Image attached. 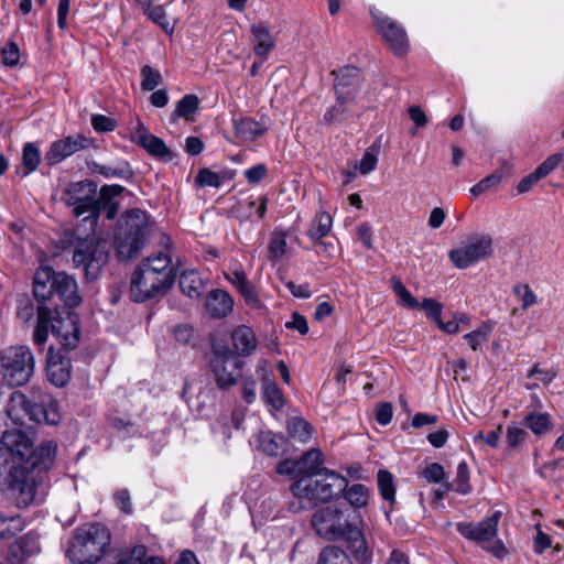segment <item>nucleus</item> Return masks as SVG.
<instances>
[{
  "instance_id": "obj_62",
  "label": "nucleus",
  "mask_w": 564,
  "mask_h": 564,
  "mask_svg": "<svg viewBox=\"0 0 564 564\" xmlns=\"http://www.w3.org/2000/svg\"><path fill=\"white\" fill-rule=\"evenodd\" d=\"M423 475L430 482H440L444 478L445 471L442 465L432 463L425 467Z\"/></svg>"
},
{
  "instance_id": "obj_38",
  "label": "nucleus",
  "mask_w": 564,
  "mask_h": 564,
  "mask_svg": "<svg viewBox=\"0 0 564 564\" xmlns=\"http://www.w3.org/2000/svg\"><path fill=\"white\" fill-rule=\"evenodd\" d=\"M286 430L289 435L302 443H306L313 433L312 425L302 417L294 416L288 420Z\"/></svg>"
},
{
  "instance_id": "obj_5",
  "label": "nucleus",
  "mask_w": 564,
  "mask_h": 564,
  "mask_svg": "<svg viewBox=\"0 0 564 564\" xmlns=\"http://www.w3.org/2000/svg\"><path fill=\"white\" fill-rule=\"evenodd\" d=\"M348 486V480L330 470L324 469L322 473L314 477H301L291 485V492L293 496L301 500H307L310 503L326 502L333 498H336L343 494ZM306 508L304 505L295 507L290 506V509L294 512Z\"/></svg>"
},
{
  "instance_id": "obj_46",
  "label": "nucleus",
  "mask_w": 564,
  "mask_h": 564,
  "mask_svg": "<svg viewBox=\"0 0 564 564\" xmlns=\"http://www.w3.org/2000/svg\"><path fill=\"white\" fill-rule=\"evenodd\" d=\"M454 490L462 495H467L471 491L469 484V469L465 462H460L457 466L456 477L452 484Z\"/></svg>"
},
{
  "instance_id": "obj_14",
  "label": "nucleus",
  "mask_w": 564,
  "mask_h": 564,
  "mask_svg": "<svg viewBox=\"0 0 564 564\" xmlns=\"http://www.w3.org/2000/svg\"><path fill=\"white\" fill-rule=\"evenodd\" d=\"M56 306L52 308V334L66 349H74L79 343L80 327L76 314L66 312L64 316L58 315Z\"/></svg>"
},
{
  "instance_id": "obj_52",
  "label": "nucleus",
  "mask_w": 564,
  "mask_h": 564,
  "mask_svg": "<svg viewBox=\"0 0 564 564\" xmlns=\"http://www.w3.org/2000/svg\"><path fill=\"white\" fill-rule=\"evenodd\" d=\"M528 437V433L522 427L517 426L514 423L507 427L506 440L509 448H517Z\"/></svg>"
},
{
  "instance_id": "obj_23",
  "label": "nucleus",
  "mask_w": 564,
  "mask_h": 564,
  "mask_svg": "<svg viewBox=\"0 0 564 564\" xmlns=\"http://www.w3.org/2000/svg\"><path fill=\"white\" fill-rule=\"evenodd\" d=\"M231 343L235 355L242 357L252 355L258 346L254 332L247 325H240L231 332Z\"/></svg>"
},
{
  "instance_id": "obj_31",
  "label": "nucleus",
  "mask_w": 564,
  "mask_h": 564,
  "mask_svg": "<svg viewBox=\"0 0 564 564\" xmlns=\"http://www.w3.org/2000/svg\"><path fill=\"white\" fill-rule=\"evenodd\" d=\"M251 33L256 42V55L265 59L269 52L274 47V40L269 28L263 24H253L251 26Z\"/></svg>"
},
{
  "instance_id": "obj_2",
  "label": "nucleus",
  "mask_w": 564,
  "mask_h": 564,
  "mask_svg": "<svg viewBox=\"0 0 564 564\" xmlns=\"http://www.w3.org/2000/svg\"><path fill=\"white\" fill-rule=\"evenodd\" d=\"M172 259L167 252L143 259L134 270L130 284V296L141 303L153 299L174 282Z\"/></svg>"
},
{
  "instance_id": "obj_13",
  "label": "nucleus",
  "mask_w": 564,
  "mask_h": 564,
  "mask_svg": "<svg viewBox=\"0 0 564 564\" xmlns=\"http://www.w3.org/2000/svg\"><path fill=\"white\" fill-rule=\"evenodd\" d=\"M492 253V238L489 235L469 236L460 246L449 251L451 261L458 269H466L471 264L490 257Z\"/></svg>"
},
{
  "instance_id": "obj_60",
  "label": "nucleus",
  "mask_w": 564,
  "mask_h": 564,
  "mask_svg": "<svg viewBox=\"0 0 564 564\" xmlns=\"http://www.w3.org/2000/svg\"><path fill=\"white\" fill-rule=\"evenodd\" d=\"M3 63L8 66H14L20 59V50L13 42L7 44L2 50Z\"/></svg>"
},
{
  "instance_id": "obj_10",
  "label": "nucleus",
  "mask_w": 564,
  "mask_h": 564,
  "mask_svg": "<svg viewBox=\"0 0 564 564\" xmlns=\"http://www.w3.org/2000/svg\"><path fill=\"white\" fill-rule=\"evenodd\" d=\"M108 260V243L105 240L87 236L75 245L73 261L83 267L88 279L95 280Z\"/></svg>"
},
{
  "instance_id": "obj_24",
  "label": "nucleus",
  "mask_w": 564,
  "mask_h": 564,
  "mask_svg": "<svg viewBox=\"0 0 564 564\" xmlns=\"http://www.w3.org/2000/svg\"><path fill=\"white\" fill-rule=\"evenodd\" d=\"M134 140L153 156L166 161H171L173 158L171 150L166 147L164 141L149 133L144 127H140L137 130Z\"/></svg>"
},
{
  "instance_id": "obj_50",
  "label": "nucleus",
  "mask_w": 564,
  "mask_h": 564,
  "mask_svg": "<svg viewBox=\"0 0 564 564\" xmlns=\"http://www.w3.org/2000/svg\"><path fill=\"white\" fill-rule=\"evenodd\" d=\"M149 20L160 25L165 32L173 31V25L170 24L166 12L163 6H152L145 13Z\"/></svg>"
},
{
  "instance_id": "obj_49",
  "label": "nucleus",
  "mask_w": 564,
  "mask_h": 564,
  "mask_svg": "<svg viewBox=\"0 0 564 564\" xmlns=\"http://www.w3.org/2000/svg\"><path fill=\"white\" fill-rule=\"evenodd\" d=\"M391 285L394 291V293L400 297L403 305L413 308V310H420V303L416 299L412 296V294L405 289L403 283L398 278L391 279Z\"/></svg>"
},
{
  "instance_id": "obj_51",
  "label": "nucleus",
  "mask_w": 564,
  "mask_h": 564,
  "mask_svg": "<svg viewBox=\"0 0 564 564\" xmlns=\"http://www.w3.org/2000/svg\"><path fill=\"white\" fill-rule=\"evenodd\" d=\"M502 177H503L502 172H500V171L494 172L492 174L488 175L487 177H485L480 182H478L476 185H474L470 188V194L473 196H478V195L485 193L489 188L499 185Z\"/></svg>"
},
{
  "instance_id": "obj_6",
  "label": "nucleus",
  "mask_w": 564,
  "mask_h": 564,
  "mask_svg": "<svg viewBox=\"0 0 564 564\" xmlns=\"http://www.w3.org/2000/svg\"><path fill=\"white\" fill-rule=\"evenodd\" d=\"M33 294L40 304H44L54 296H57L67 307L78 306L82 302L76 280L50 267L41 268L35 272Z\"/></svg>"
},
{
  "instance_id": "obj_64",
  "label": "nucleus",
  "mask_w": 564,
  "mask_h": 564,
  "mask_svg": "<svg viewBox=\"0 0 564 564\" xmlns=\"http://www.w3.org/2000/svg\"><path fill=\"white\" fill-rule=\"evenodd\" d=\"M393 415V408L391 403H381L376 411V419L381 425H388Z\"/></svg>"
},
{
  "instance_id": "obj_43",
  "label": "nucleus",
  "mask_w": 564,
  "mask_h": 564,
  "mask_svg": "<svg viewBox=\"0 0 564 564\" xmlns=\"http://www.w3.org/2000/svg\"><path fill=\"white\" fill-rule=\"evenodd\" d=\"M262 395L264 401L274 410H281L284 406V397L276 383L265 381L263 383Z\"/></svg>"
},
{
  "instance_id": "obj_59",
  "label": "nucleus",
  "mask_w": 564,
  "mask_h": 564,
  "mask_svg": "<svg viewBox=\"0 0 564 564\" xmlns=\"http://www.w3.org/2000/svg\"><path fill=\"white\" fill-rule=\"evenodd\" d=\"M239 293L242 295L245 302L254 308H261L262 302L258 296V293L254 289V286L250 283H248L246 286H243Z\"/></svg>"
},
{
  "instance_id": "obj_30",
  "label": "nucleus",
  "mask_w": 564,
  "mask_h": 564,
  "mask_svg": "<svg viewBox=\"0 0 564 564\" xmlns=\"http://www.w3.org/2000/svg\"><path fill=\"white\" fill-rule=\"evenodd\" d=\"M523 425L528 427L534 435H543L550 432L553 426V420L546 412L532 411L523 419Z\"/></svg>"
},
{
  "instance_id": "obj_63",
  "label": "nucleus",
  "mask_w": 564,
  "mask_h": 564,
  "mask_svg": "<svg viewBox=\"0 0 564 564\" xmlns=\"http://www.w3.org/2000/svg\"><path fill=\"white\" fill-rule=\"evenodd\" d=\"M267 175V167L264 164H257L251 169L245 171V177L251 184L261 182Z\"/></svg>"
},
{
  "instance_id": "obj_22",
  "label": "nucleus",
  "mask_w": 564,
  "mask_h": 564,
  "mask_svg": "<svg viewBox=\"0 0 564 564\" xmlns=\"http://www.w3.org/2000/svg\"><path fill=\"white\" fill-rule=\"evenodd\" d=\"M56 448L57 445L54 441H46L37 448H32L31 455H28L23 464L30 466L36 473L41 469L47 470L54 462Z\"/></svg>"
},
{
  "instance_id": "obj_15",
  "label": "nucleus",
  "mask_w": 564,
  "mask_h": 564,
  "mask_svg": "<svg viewBox=\"0 0 564 564\" xmlns=\"http://www.w3.org/2000/svg\"><path fill=\"white\" fill-rule=\"evenodd\" d=\"M500 517L501 512L496 511L477 524L471 522H459L456 528L457 531L468 540L479 543L487 542L497 535Z\"/></svg>"
},
{
  "instance_id": "obj_54",
  "label": "nucleus",
  "mask_w": 564,
  "mask_h": 564,
  "mask_svg": "<svg viewBox=\"0 0 564 564\" xmlns=\"http://www.w3.org/2000/svg\"><path fill=\"white\" fill-rule=\"evenodd\" d=\"M93 171L101 174L106 177H120V178H128L131 176V171L128 167V165L123 167H111L101 165L98 163H94Z\"/></svg>"
},
{
  "instance_id": "obj_39",
  "label": "nucleus",
  "mask_w": 564,
  "mask_h": 564,
  "mask_svg": "<svg viewBox=\"0 0 564 564\" xmlns=\"http://www.w3.org/2000/svg\"><path fill=\"white\" fill-rule=\"evenodd\" d=\"M199 99L196 95H185L176 105V108L172 115V121H176L178 118L192 120L193 116L198 110Z\"/></svg>"
},
{
  "instance_id": "obj_3",
  "label": "nucleus",
  "mask_w": 564,
  "mask_h": 564,
  "mask_svg": "<svg viewBox=\"0 0 564 564\" xmlns=\"http://www.w3.org/2000/svg\"><path fill=\"white\" fill-rule=\"evenodd\" d=\"M7 414L14 424H24L29 420L54 425L59 421L57 405L41 388H32L29 394L13 391L8 401Z\"/></svg>"
},
{
  "instance_id": "obj_1",
  "label": "nucleus",
  "mask_w": 564,
  "mask_h": 564,
  "mask_svg": "<svg viewBox=\"0 0 564 564\" xmlns=\"http://www.w3.org/2000/svg\"><path fill=\"white\" fill-rule=\"evenodd\" d=\"M312 524L322 538L327 540L344 538L357 562L366 564L371 560L372 552L361 531L350 523L341 509L327 506L317 510L313 514Z\"/></svg>"
},
{
  "instance_id": "obj_34",
  "label": "nucleus",
  "mask_w": 564,
  "mask_h": 564,
  "mask_svg": "<svg viewBox=\"0 0 564 564\" xmlns=\"http://www.w3.org/2000/svg\"><path fill=\"white\" fill-rule=\"evenodd\" d=\"M264 129L251 118H241L235 121L236 137L242 141H253L262 135Z\"/></svg>"
},
{
  "instance_id": "obj_32",
  "label": "nucleus",
  "mask_w": 564,
  "mask_h": 564,
  "mask_svg": "<svg viewBox=\"0 0 564 564\" xmlns=\"http://www.w3.org/2000/svg\"><path fill=\"white\" fill-rule=\"evenodd\" d=\"M354 104L355 99L336 96V102L324 113L323 122L325 124L341 123L349 117L350 106Z\"/></svg>"
},
{
  "instance_id": "obj_45",
  "label": "nucleus",
  "mask_w": 564,
  "mask_h": 564,
  "mask_svg": "<svg viewBox=\"0 0 564 564\" xmlns=\"http://www.w3.org/2000/svg\"><path fill=\"white\" fill-rule=\"evenodd\" d=\"M22 164L24 167V175H29L40 164V150L33 143H26L23 149Z\"/></svg>"
},
{
  "instance_id": "obj_40",
  "label": "nucleus",
  "mask_w": 564,
  "mask_h": 564,
  "mask_svg": "<svg viewBox=\"0 0 564 564\" xmlns=\"http://www.w3.org/2000/svg\"><path fill=\"white\" fill-rule=\"evenodd\" d=\"M345 499L355 508L366 507L369 499V489L361 484L346 487L343 491Z\"/></svg>"
},
{
  "instance_id": "obj_28",
  "label": "nucleus",
  "mask_w": 564,
  "mask_h": 564,
  "mask_svg": "<svg viewBox=\"0 0 564 564\" xmlns=\"http://www.w3.org/2000/svg\"><path fill=\"white\" fill-rule=\"evenodd\" d=\"M50 329L52 330V308L44 304H39L36 325L33 332L34 344L37 346L44 345Z\"/></svg>"
},
{
  "instance_id": "obj_37",
  "label": "nucleus",
  "mask_w": 564,
  "mask_h": 564,
  "mask_svg": "<svg viewBox=\"0 0 564 564\" xmlns=\"http://www.w3.org/2000/svg\"><path fill=\"white\" fill-rule=\"evenodd\" d=\"M258 442L261 452L269 456H276L284 445V437L265 431L259 433Z\"/></svg>"
},
{
  "instance_id": "obj_20",
  "label": "nucleus",
  "mask_w": 564,
  "mask_h": 564,
  "mask_svg": "<svg viewBox=\"0 0 564 564\" xmlns=\"http://www.w3.org/2000/svg\"><path fill=\"white\" fill-rule=\"evenodd\" d=\"M39 552V535L36 533L29 532L10 545L7 561L10 564H22L28 557Z\"/></svg>"
},
{
  "instance_id": "obj_33",
  "label": "nucleus",
  "mask_w": 564,
  "mask_h": 564,
  "mask_svg": "<svg viewBox=\"0 0 564 564\" xmlns=\"http://www.w3.org/2000/svg\"><path fill=\"white\" fill-rule=\"evenodd\" d=\"M297 462L305 463L299 468L301 477H314L322 473L325 468H322L323 455L318 449H312L306 452Z\"/></svg>"
},
{
  "instance_id": "obj_8",
  "label": "nucleus",
  "mask_w": 564,
  "mask_h": 564,
  "mask_svg": "<svg viewBox=\"0 0 564 564\" xmlns=\"http://www.w3.org/2000/svg\"><path fill=\"white\" fill-rule=\"evenodd\" d=\"M3 380L11 387L26 384L34 373V356L28 346H10L0 352Z\"/></svg>"
},
{
  "instance_id": "obj_48",
  "label": "nucleus",
  "mask_w": 564,
  "mask_h": 564,
  "mask_svg": "<svg viewBox=\"0 0 564 564\" xmlns=\"http://www.w3.org/2000/svg\"><path fill=\"white\" fill-rule=\"evenodd\" d=\"M513 294L521 301V308L527 311L538 303V296L529 284H517L513 286Z\"/></svg>"
},
{
  "instance_id": "obj_42",
  "label": "nucleus",
  "mask_w": 564,
  "mask_h": 564,
  "mask_svg": "<svg viewBox=\"0 0 564 564\" xmlns=\"http://www.w3.org/2000/svg\"><path fill=\"white\" fill-rule=\"evenodd\" d=\"M318 564H350L345 551L337 546H326L322 550Z\"/></svg>"
},
{
  "instance_id": "obj_19",
  "label": "nucleus",
  "mask_w": 564,
  "mask_h": 564,
  "mask_svg": "<svg viewBox=\"0 0 564 564\" xmlns=\"http://www.w3.org/2000/svg\"><path fill=\"white\" fill-rule=\"evenodd\" d=\"M1 444L7 456L11 454L17 456L21 460L20 463H23L28 455H31L34 441L26 432L13 429L3 432Z\"/></svg>"
},
{
  "instance_id": "obj_44",
  "label": "nucleus",
  "mask_w": 564,
  "mask_h": 564,
  "mask_svg": "<svg viewBox=\"0 0 564 564\" xmlns=\"http://www.w3.org/2000/svg\"><path fill=\"white\" fill-rule=\"evenodd\" d=\"M141 88L145 91L154 90L163 83L161 73L149 65L141 68Z\"/></svg>"
},
{
  "instance_id": "obj_11",
  "label": "nucleus",
  "mask_w": 564,
  "mask_h": 564,
  "mask_svg": "<svg viewBox=\"0 0 564 564\" xmlns=\"http://www.w3.org/2000/svg\"><path fill=\"white\" fill-rule=\"evenodd\" d=\"M209 365L216 384L220 389L235 386L238 378L241 377L242 361L226 345H213Z\"/></svg>"
},
{
  "instance_id": "obj_29",
  "label": "nucleus",
  "mask_w": 564,
  "mask_h": 564,
  "mask_svg": "<svg viewBox=\"0 0 564 564\" xmlns=\"http://www.w3.org/2000/svg\"><path fill=\"white\" fill-rule=\"evenodd\" d=\"M180 289L186 296L198 299L204 290V283L196 270H185L178 278Z\"/></svg>"
},
{
  "instance_id": "obj_53",
  "label": "nucleus",
  "mask_w": 564,
  "mask_h": 564,
  "mask_svg": "<svg viewBox=\"0 0 564 564\" xmlns=\"http://www.w3.org/2000/svg\"><path fill=\"white\" fill-rule=\"evenodd\" d=\"M564 156L562 153H555L546 158L535 170V174L540 180L547 176L551 172H553L558 164L563 161Z\"/></svg>"
},
{
  "instance_id": "obj_36",
  "label": "nucleus",
  "mask_w": 564,
  "mask_h": 564,
  "mask_svg": "<svg viewBox=\"0 0 564 564\" xmlns=\"http://www.w3.org/2000/svg\"><path fill=\"white\" fill-rule=\"evenodd\" d=\"M288 232L275 229L270 234L268 245V258L270 261H279L288 250Z\"/></svg>"
},
{
  "instance_id": "obj_25",
  "label": "nucleus",
  "mask_w": 564,
  "mask_h": 564,
  "mask_svg": "<svg viewBox=\"0 0 564 564\" xmlns=\"http://www.w3.org/2000/svg\"><path fill=\"white\" fill-rule=\"evenodd\" d=\"M205 306L210 316L223 318L232 312L234 300L227 291L216 289L209 292Z\"/></svg>"
},
{
  "instance_id": "obj_41",
  "label": "nucleus",
  "mask_w": 564,
  "mask_h": 564,
  "mask_svg": "<svg viewBox=\"0 0 564 564\" xmlns=\"http://www.w3.org/2000/svg\"><path fill=\"white\" fill-rule=\"evenodd\" d=\"M378 488H379L381 497L386 501H389L390 503H393L395 501L394 479H393V475L390 471H388L386 469L379 470Z\"/></svg>"
},
{
  "instance_id": "obj_61",
  "label": "nucleus",
  "mask_w": 564,
  "mask_h": 564,
  "mask_svg": "<svg viewBox=\"0 0 564 564\" xmlns=\"http://www.w3.org/2000/svg\"><path fill=\"white\" fill-rule=\"evenodd\" d=\"M420 308L424 310L429 317L433 318L436 323L440 322L442 315V305L433 299H424L420 303Z\"/></svg>"
},
{
  "instance_id": "obj_17",
  "label": "nucleus",
  "mask_w": 564,
  "mask_h": 564,
  "mask_svg": "<svg viewBox=\"0 0 564 564\" xmlns=\"http://www.w3.org/2000/svg\"><path fill=\"white\" fill-rule=\"evenodd\" d=\"M90 140L82 134L69 135L52 143L45 153L48 165H55L72 154L88 148Z\"/></svg>"
},
{
  "instance_id": "obj_58",
  "label": "nucleus",
  "mask_w": 564,
  "mask_h": 564,
  "mask_svg": "<svg viewBox=\"0 0 564 564\" xmlns=\"http://www.w3.org/2000/svg\"><path fill=\"white\" fill-rule=\"evenodd\" d=\"M257 204L258 200L250 198L245 202H239L238 205L231 209V213L240 219H248L252 215V210L257 208Z\"/></svg>"
},
{
  "instance_id": "obj_57",
  "label": "nucleus",
  "mask_w": 564,
  "mask_h": 564,
  "mask_svg": "<svg viewBox=\"0 0 564 564\" xmlns=\"http://www.w3.org/2000/svg\"><path fill=\"white\" fill-rule=\"evenodd\" d=\"M91 126L97 132H109L115 130L117 123L111 118L104 115H94Z\"/></svg>"
},
{
  "instance_id": "obj_4",
  "label": "nucleus",
  "mask_w": 564,
  "mask_h": 564,
  "mask_svg": "<svg viewBox=\"0 0 564 564\" xmlns=\"http://www.w3.org/2000/svg\"><path fill=\"white\" fill-rule=\"evenodd\" d=\"M109 530L99 523L78 528L67 543L66 556L70 564H96L110 545Z\"/></svg>"
},
{
  "instance_id": "obj_55",
  "label": "nucleus",
  "mask_w": 564,
  "mask_h": 564,
  "mask_svg": "<svg viewBox=\"0 0 564 564\" xmlns=\"http://www.w3.org/2000/svg\"><path fill=\"white\" fill-rule=\"evenodd\" d=\"M196 183L200 186L219 187L221 178L217 173L208 169H202L196 176Z\"/></svg>"
},
{
  "instance_id": "obj_26",
  "label": "nucleus",
  "mask_w": 564,
  "mask_h": 564,
  "mask_svg": "<svg viewBox=\"0 0 564 564\" xmlns=\"http://www.w3.org/2000/svg\"><path fill=\"white\" fill-rule=\"evenodd\" d=\"M124 191L121 185H105L99 192L98 215L104 213L107 219H113L119 212V204L113 198Z\"/></svg>"
},
{
  "instance_id": "obj_56",
  "label": "nucleus",
  "mask_w": 564,
  "mask_h": 564,
  "mask_svg": "<svg viewBox=\"0 0 564 564\" xmlns=\"http://www.w3.org/2000/svg\"><path fill=\"white\" fill-rule=\"evenodd\" d=\"M304 463L292 460V459H284L280 462L276 466V473L280 475H289L293 476L294 478L299 479V468L303 466Z\"/></svg>"
},
{
  "instance_id": "obj_12",
  "label": "nucleus",
  "mask_w": 564,
  "mask_h": 564,
  "mask_svg": "<svg viewBox=\"0 0 564 564\" xmlns=\"http://www.w3.org/2000/svg\"><path fill=\"white\" fill-rule=\"evenodd\" d=\"M8 486L17 507L26 508L35 499L37 473L23 463L12 465L8 475Z\"/></svg>"
},
{
  "instance_id": "obj_9",
  "label": "nucleus",
  "mask_w": 564,
  "mask_h": 564,
  "mask_svg": "<svg viewBox=\"0 0 564 564\" xmlns=\"http://www.w3.org/2000/svg\"><path fill=\"white\" fill-rule=\"evenodd\" d=\"M97 185L91 181L70 183L63 193V202L73 207L75 216L88 214L84 220L95 226L98 220Z\"/></svg>"
},
{
  "instance_id": "obj_16",
  "label": "nucleus",
  "mask_w": 564,
  "mask_h": 564,
  "mask_svg": "<svg viewBox=\"0 0 564 564\" xmlns=\"http://www.w3.org/2000/svg\"><path fill=\"white\" fill-rule=\"evenodd\" d=\"M376 25L386 42L395 54H403L408 48V36L405 30L388 17L371 12Z\"/></svg>"
},
{
  "instance_id": "obj_47",
  "label": "nucleus",
  "mask_w": 564,
  "mask_h": 564,
  "mask_svg": "<svg viewBox=\"0 0 564 564\" xmlns=\"http://www.w3.org/2000/svg\"><path fill=\"white\" fill-rule=\"evenodd\" d=\"M492 324L484 323L479 328L464 336L473 350H478L482 343L487 341L492 332Z\"/></svg>"
},
{
  "instance_id": "obj_18",
  "label": "nucleus",
  "mask_w": 564,
  "mask_h": 564,
  "mask_svg": "<svg viewBox=\"0 0 564 564\" xmlns=\"http://www.w3.org/2000/svg\"><path fill=\"white\" fill-rule=\"evenodd\" d=\"M335 75V95L339 98L356 99V96L361 87V74L355 66H345L337 72L332 73Z\"/></svg>"
},
{
  "instance_id": "obj_7",
  "label": "nucleus",
  "mask_w": 564,
  "mask_h": 564,
  "mask_svg": "<svg viewBox=\"0 0 564 564\" xmlns=\"http://www.w3.org/2000/svg\"><path fill=\"white\" fill-rule=\"evenodd\" d=\"M149 234L147 214L139 209H130L121 217L116 236L115 247L120 261H129L139 256Z\"/></svg>"
},
{
  "instance_id": "obj_27",
  "label": "nucleus",
  "mask_w": 564,
  "mask_h": 564,
  "mask_svg": "<svg viewBox=\"0 0 564 564\" xmlns=\"http://www.w3.org/2000/svg\"><path fill=\"white\" fill-rule=\"evenodd\" d=\"M333 226V217L325 210L317 212L310 223L307 236L314 242H318L322 247L326 248V243L322 241L323 238L328 236Z\"/></svg>"
},
{
  "instance_id": "obj_21",
  "label": "nucleus",
  "mask_w": 564,
  "mask_h": 564,
  "mask_svg": "<svg viewBox=\"0 0 564 564\" xmlns=\"http://www.w3.org/2000/svg\"><path fill=\"white\" fill-rule=\"evenodd\" d=\"M69 358L59 354H53L51 350L47 356V378L56 387H64L70 379Z\"/></svg>"
},
{
  "instance_id": "obj_35",
  "label": "nucleus",
  "mask_w": 564,
  "mask_h": 564,
  "mask_svg": "<svg viewBox=\"0 0 564 564\" xmlns=\"http://www.w3.org/2000/svg\"><path fill=\"white\" fill-rule=\"evenodd\" d=\"M25 521L20 514L4 516L0 512V539L10 540L22 532Z\"/></svg>"
}]
</instances>
